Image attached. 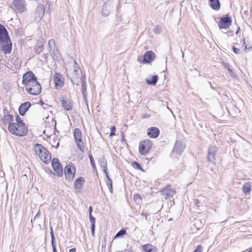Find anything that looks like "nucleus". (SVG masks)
I'll list each match as a JSON object with an SVG mask.
<instances>
[{"instance_id":"f257e3e1","label":"nucleus","mask_w":252,"mask_h":252,"mask_svg":"<svg viewBox=\"0 0 252 252\" xmlns=\"http://www.w3.org/2000/svg\"><path fill=\"white\" fill-rule=\"evenodd\" d=\"M34 150L37 156L44 162L48 163L51 159V155L49 151L41 144H36Z\"/></svg>"},{"instance_id":"f03ea898","label":"nucleus","mask_w":252,"mask_h":252,"mask_svg":"<svg viewBox=\"0 0 252 252\" xmlns=\"http://www.w3.org/2000/svg\"><path fill=\"white\" fill-rule=\"evenodd\" d=\"M8 130L11 133L19 136H25L28 133V128L26 126H21L15 123H10Z\"/></svg>"},{"instance_id":"7ed1b4c3","label":"nucleus","mask_w":252,"mask_h":252,"mask_svg":"<svg viewBox=\"0 0 252 252\" xmlns=\"http://www.w3.org/2000/svg\"><path fill=\"white\" fill-rule=\"evenodd\" d=\"M36 81V77L33 72L31 71L25 73L22 78V83L26 87L30 86L31 84H32Z\"/></svg>"},{"instance_id":"20e7f679","label":"nucleus","mask_w":252,"mask_h":252,"mask_svg":"<svg viewBox=\"0 0 252 252\" xmlns=\"http://www.w3.org/2000/svg\"><path fill=\"white\" fill-rule=\"evenodd\" d=\"M152 143L150 140H146L139 143V152L142 155H145L150 151Z\"/></svg>"},{"instance_id":"39448f33","label":"nucleus","mask_w":252,"mask_h":252,"mask_svg":"<svg viewBox=\"0 0 252 252\" xmlns=\"http://www.w3.org/2000/svg\"><path fill=\"white\" fill-rule=\"evenodd\" d=\"M41 88L40 84L36 81L31 84L30 86L26 87V90L29 94L35 95L40 93Z\"/></svg>"},{"instance_id":"423d86ee","label":"nucleus","mask_w":252,"mask_h":252,"mask_svg":"<svg viewBox=\"0 0 252 252\" xmlns=\"http://www.w3.org/2000/svg\"><path fill=\"white\" fill-rule=\"evenodd\" d=\"M74 139L77 143V147L80 151L84 152V144L82 141V133L79 128H75L74 130L73 133Z\"/></svg>"},{"instance_id":"0eeeda50","label":"nucleus","mask_w":252,"mask_h":252,"mask_svg":"<svg viewBox=\"0 0 252 252\" xmlns=\"http://www.w3.org/2000/svg\"><path fill=\"white\" fill-rule=\"evenodd\" d=\"M13 5L14 10L19 13H22L27 10L24 0H13Z\"/></svg>"},{"instance_id":"6e6552de","label":"nucleus","mask_w":252,"mask_h":252,"mask_svg":"<svg viewBox=\"0 0 252 252\" xmlns=\"http://www.w3.org/2000/svg\"><path fill=\"white\" fill-rule=\"evenodd\" d=\"M53 81L55 84V88L60 89L64 85V78L63 76L59 73H55L53 76Z\"/></svg>"},{"instance_id":"1a4fd4ad","label":"nucleus","mask_w":252,"mask_h":252,"mask_svg":"<svg viewBox=\"0 0 252 252\" xmlns=\"http://www.w3.org/2000/svg\"><path fill=\"white\" fill-rule=\"evenodd\" d=\"M232 23L231 17L226 15L222 17L219 23V27L220 29H227L229 28Z\"/></svg>"},{"instance_id":"9d476101","label":"nucleus","mask_w":252,"mask_h":252,"mask_svg":"<svg viewBox=\"0 0 252 252\" xmlns=\"http://www.w3.org/2000/svg\"><path fill=\"white\" fill-rule=\"evenodd\" d=\"M218 151V148L216 146H211L208 151V161L215 164V155Z\"/></svg>"},{"instance_id":"9b49d317","label":"nucleus","mask_w":252,"mask_h":252,"mask_svg":"<svg viewBox=\"0 0 252 252\" xmlns=\"http://www.w3.org/2000/svg\"><path fill=\"white\" fill-rule=\"evenodd\" d=\"M114 7L113 1L112 0H108L106 1L102 9V14L103 16L108 15L112 10Z\"/></svg>"},{"instance_id":"f8f14e48","label":"nucleus","mask_w":252,"mask_h":252,"mask_svg":"<svg viewBox=\"0 0 252 252\" xmlns=\"http://www.w3.org/2000/svg\"><path fill=\"white\" fill-rule=\"evenodd\" d=\"M52 166L54 171L57 173L59 176L63 175V167L58 159L54 158L52 161Z\"/></svg>"},{"instance_id":"ddd939ff","label":"nucleus","mask_w":252,"mask_h":252,"mask_svg":"<svg viewBox=\"0 0 252 252\" xmlns=\"http://www.w3.org/2000/svg\"><path fill=\"white\" fill-rule=\"evenodd\" d=\"M81 72V70L80 68L77 66H74L73 72L71 74V76H69V74H67V76L69 77L70 80L73 84H75L77 86L79 85L78 82H74V79H80V73Z\"/></svg>"},{"instance_id":"4468645a","label":"nucleus","mask_w":252,"mask_h":252,"mask_svg":"<svg viewBox=\"0 0 252 252\" xmlns=\"http://www.w3.org/2000/svg\"><path fill=\"white\" fill-rule=\"evenodd\" d=\"M161 194L164 196V198L167 199L170 197H172L175 193V190L171 189L170 185H167L165 188L160 190Z\"/></svg>"},{"instance_id":"2eb2a0df","label":"nucleus","mask_w":252,"mask_h":252,"mask_svg":"<svg viewBox=\"0 0 252 252\" xmlns=\"http://www.w3.org/2000/svg\"><path fill=\"white\" fill-rule=\"evenodd\" d=\"M75 168L74 167L68 165L64 168V174L66 179L68 180H72L74 177Z\"/></svg>"},{"instance_id":"dca6fc26","label":"nucleus","mask_w":252,"mask_h":252,"mask_svg":"<svg viewBox=\"0 0 252 252\" xmlns=\"http://www.w3.org/2000/svg\"><path fill=\"white\" fill-rule=\"evenodd\" d=\"M1 44V50L4 52V54H10L12 50V44L9 38L8 40H4L2 42L0 43Z\"/></svg>"},{"instance_id":"f3484780","label":"nucleus","mask_w":252,"mask_h":252,"mask_svg":"<svg viewBox=\"0 0 252 252\" xmlns=\"http://www.w3.org/2000/svg\"><path fill=\"white\" fill-rule=\"evenodd\" d=\"M185 147L186 145L182 142L176 141L174 145L172 152L180 155L184 151Z\"/></svg>"},{"instance_id":"a211bd4d","label":"nucleus","mask_w":252,"mask_h":252,"mask_svg":"<svg viewBox=\"0 0 252 252\" xmlns=\"http://www.w3.org/2000/svg\"><path fill=\"white\" fill-rule=\"evenodd\" d=\"M155 57L156 55L153 51H147L143 56V62L145 63H150L154 60Z\"/></svg>"},{"instance_id":"6ab92c4d","label":"nucleus","mask_w":252,"mask_h":252,"mask_svg":"<svg viewBox=\"0 0 252 252\" xmlns=\"http://www.w3.org/2000/svg\"><path fill=\"white\" fill-rule=\"evenodd\" d=\"M9 36L5 28L0 24V43H1L4 40H8Z\"/></svg>"},{"instance_id":"aec40b11","label":"nucleus","mask_w":252,"mask_h":252,"mask_svg":"<svg viewBox=\"0 0 252 252\" xmlns=\"http://www.w3.org/2000/svg\"><path fill=\"white\" fill-rule=\"evenodd\" d=\"M159 134V130L158 127H151L147 130L148 135L152 138H156L158 137Z\"/></svg>"},{"instance_id":"412c9836","label":"nucleus","mask_w":252,"mask_h":252,"mask_svg":"<svg viewBox=\"0 0 252 252\" xmlns=\"http://www.w3.org/2000/svg\"><path fill=\"white\" fill-rule=\"evenodd\" d=\"M31 106V102L29 101L25 102L22 104L19 108V112L20 115L24 116L26 112L29 110Z\"/></svg>"},{"instance_id":"4be33fe9","label":"nucleus","mask_w":252,"mask_h":252,"mask_svg":"<svg viewBox=\"0 0 252 252\" xmlns=\"http://www.w3.org/2000/svg\"><path fill=\"white\" fill-rule=\"evenodd\" d=\"M44 13L45 7L43 5H39L36 8L35 17L38 20H41L43 17Z\"/></svg>"},{"instance_id":"5701e85b","label":"nucleus","mask_w":252,"mask_h":252,"mask_svg":"<svg viewBox=\"0 0 252 252\" xmlns=\"http://www.w3.org/2000/svg\"><path fill=\"white\" fill-rule=\"evenodd\" d=\"M85 182V178L82 177L78 178L74 182V187L77 189H81Z\"/></svg>"},{"instance_id":"b1692460","label":"nucleus","mask_w":252,"mask_h":252,"mask_svg":"<svg viewBox=\"0 0 252 252\" xmlns=\"http://www.w3.org/2000/svg\"><path fill=\"white\" fill-rule=\"evenodd\" d=\"M209 4L211 7L215 10H219L220 8L219 0H209Z\"/></svg>"},{"instance_id":"393cba45","label":"nucleus","mask_w":252,"mask_h":252,"mask_svg":"<svg viewBox=\"0 0 252 252\" xmlns=\"http://www.w3.org/2000/svg\"><path fill=\"white\" fill-rule=\"evenodd\" d=\"M99 164L102 169L103 172L105 174L108 173L107 171V161L105 158L103 156L99 160Z\"/></svg>"},{"instance_id":"a878e982","label":"nucleus","mask_w":252,"mask_h":252,"mask_svg":"<svg viewBox=\"0 0 252 252\" xmlns=\"http://www.w3.org/2000/svg\"><path fill=\"white\" fill-rule=\"evenodd\" d=\"M252 183L250 181L246 182L242 188V191L245 194H249L251 191Z\"/></svg>"},{"instance_id":"bb28decb","label":"nucleus","mask_w":252,"mask_h":252,"mask_svg":"<svg viewBox=\"0 0 252 252\" xmlns=\"http://www.w3.org/2000/svg\"><path fill=\"white\" fill-rule=\"evenodd\" d=\"M44 47V41L43 39L39 40L35 45L34 51L37 54H40L43 51Z\"/></svg>"},{"instance_id":"cd10ccee","label":"nucleus","mask_w":252,"mask_h":252,"mask_svg":"<svg viewBox=\"0 0 252 252\" xmlns=\"http://www.w3.org/2000/svg\"><path fill=\"white\" fill-rule=\"evenodd\" d=\"M204 225V223L201 220H196L192 227V230L195 231L200 230Z\"/></svg>"},{"instance_id":"c85d7f7f","label":"nucleus","mask_w":252,"mask_h":252,"mask_svg":"<svg viewBox=\"0 0 252 252\" xmlns=\"http://www.w3.org/2000/svg\"><path fill=\"white\" fill-rule=\"evenodd\" d=\"M61 103L63 107L66 111H69L72 110V105L70 101L63 99L61 100Z\"/></svg>"},{"instance_id":"c756f323","label":"nucleus","mask_w":252,"mask_h":252,"mask_svg":"<svg viewBox=\"0 0 252 252\" xmlns=\"http://www.w3.org/2000/svg\"><path fill=\"white\" fill-rule=\"evenodd\" d=\"M142 249L145 252H156V247L149 244L143 245Z\"/></svg>"},{"instance_id":"7c9ffc66","label":"nucleus","mask_w":252,"mask_h":252,"mask_svg":"<svg viewBox=\"0 0 252 252\" xmlns=\"http://www.w3.org/2000/svg\"><path fill=\"white\" fill-rule=\"evenodd\" d=\"M105 176L106 177V180H105L106 184L107 186L110 191L111 193H113V189H112V181L110 177L108 175V173H105Z\"/></svg>"},{"instance_id":"2f4dec72","label":"nucleus","mask_w":252,"mask_h":252,"mask_svg":"<svg viewBox=\"0 0 252 252\" xmlns=\"http://www.w3.org/2000/svg\"><path fill=\"white\" fill-rule=\"evenodd\" d=\"M158 80V75L152 76L151 79H146V82L151 85H156Z\"/></svg>"},{"instance_id":"473e14b6","label":"nucleus","mask_w":252,"mask_h":252,"mask_svg":"<svg viewBox=\"0 0 252 252\" xmlns=\"http://www.w3.org/2000/svg\"><path fill=\"white\" fill-rule=\"evenodd\" d=\"M81 83V92L83 95H87V85L84 80V78L81 77L80 78Z\"/></svg>"},{"instance_id":"72a5a7b5","label":"nucleus","mask_w":252,"mask_h":252,"mask_svg":"<svg viewBox=\"0 0 252 252\" xmlns=\"http://www.w3.org/2000/svg\"><path fill=\"white\" fill-rule=\"evenodd\" d=\"M48 46L49 48V50L52 51L53 49L54 50L53 52H54V50L55 49V42L54 39H50L48 41Z\"/></svg>"},{"instance_id":"f704fd0d","label":"nucleus","mask_w":252,"mask_h":252,"mask_svg":"<svg viewBox=\"0 0 252 252\" xmlns=\"http://www.w3.org/2000/svg\"><path fill=\"white\" fill-rule=\"evenodd\" d=\"M126 234V230L124 229H122L116 234V235L115 236V238L123 237Z\"/></svg>"},{"instance_id":"c9c22d12","label":"nucleus","mask_w":252,"mask_h":252,"mask_svg":"<svg viewBox=\"0 0 252 252\" xmlns=\"http://www.w3.org/2000/svg\"><path fill=\"white\" fill-rule=\"evenodd\" d=\"M4 119L5 121V122H8L9 124L11 123V122L13 120V116L12 115L8 114L4 116Z\"/></svg>"},{"instance_id":"e433bc0d","label":"nucleus","mask_w":252,"mask_h":252,"mask_svg":"<svg viewBox=\"0 0 252 252\" xmlns=\"http://www.w3.org/2000/svg\"><path fill=\"white\" fill-rule=\"evenodd\" d=\"M16 120L17 122L16 124L21 126H26L25 124L23 123V121L18 115H17Z\"/></svg>"},{"instance_id":"4c0bfd02","label":"nucleus","mask_w":252,"mask_h":252,"mask_svg":"<svg viewBox=\"0 0 252 252\" xmlns=\"http://www.w3.org/2000/svg\"><path fill=\"white\" fill-rule=\"evenodd\" d=\"M132 165L133 167L135 169H140L141 170H142V169L140 165L136 161L133 162L132 163Z\"/></svg>"},{"instance_id":"58836bf2","label":"nucleus","mask_w":252,"mask_h":252,"mask_svg":"<svg viewBox=\"0 0 252 252\" xmlns=\"http://www.w3.org/2000/svg\"><path fill=\"white\" fill-rule=\"evenodd\" d=\"M133 200L138 203H139L141 201V196L138 194H134L133 195Z\"/></svg>"},{"instance_id":"ea45409f","label":"nucleus","mask_w":252,"mask_h":252,"mask_svg":"<svg viewBox=\"0 0 252 252\" xmlns=\"http://www.w3.org/2000/svg\"><path fill=\"white\" fill-rule=\"evenodd\" d=\"M243 45L245 47V49L246 50H248L249 51H251L252 50V46H248V45L246 44V41H245V39H244L243 40Z\"/></svg>"},{"instance_id":"a19ab883","label":"nucleus","mask_w":252,"mask_h":252,"mask_svg":"<svg viewBox=\"0 0 252 252\" xmlns=\"http://www.w3.org/2000/svg\"><path fill=\"white\" fill-rule=\"evenodd\" d=\"M89 158L90 160V162L91 164V165L94 169H95V165L94 163V160L93 159V158L92 155H89Z\"/></svg>"},{"instance_id":"79ce46f5","label":"nucleus","mask_w":252,"mask_h":252,"mask_svg":"<svg viewBox=\"0 0 252 252\" xmlns=\"http://www.w3.org/2000/svg\"><path fill=\"white\" fill-rule=\"evenodd\" d=\"M89 219L90 222L91 223V226H95V218L94 217H93L92 215H89Z\"/></svg>"},{"instance_id":"37998d69","label":"nucleus","mask_w":252,"mask_h":252,"mask_svg":"<svg viewBox=\"0 0 252 252\" xmlns=\"http://www.w3.org/2000/svg\"><path fill=\"white\" fill-rule=\"evenodd\" d=\"M115 132H116V127L115 126H113L111 128V132H110L109 136L110 137H112V136L115 135L116 134Z\"/></svg>"},{"instance_id":"c03bdc74","label":"nucleus","mask_w":252,"mask_h":252,"mask_svg":"<svg viewBox=\"0 0 252 252\" xmlns=\"http://www.w3.org/2000/svg\"><path fill=\"white\" fill-rule=\"evenodd\" d=\"M50 230H51L50 234H51V243H54V242H55V236L54 235L53 230L52 227H51Z\"/></svg>"},{"instance_id":"a18cd8bd","label":"nucleus","mask_w":252,"mask_h":252,"mask_svg":"<svg viewBox=\"0 0 252 252\" xmlns=\"http://www.w3.org/2000/svg\"><path fill=\"white\" fill-rule=\"evenodd\" d=\"M224 67L227 69L228 72L230 73V74H232V73H233V70H232V69H231L230 68V65L228 63H225Z\"/></svg>"},{"instance_id":"49530a36","label":"nucleus","mask_w":252,"mask_h":252,"mask_svg":"<svg viewBox=\"0 0 252 252\" xmlns=\"http://www.w3.org/2000/svg\"><path fill=\"white\" fill-rule=\"evenodd\" d=\"M202 252V247L200 245L197 246L196 249L193 251V252Z\"/></svg>"},{"instance_id":"de8ad7c7","label":"nucleus","mask_w":252,"mask_h":252,"mask_svg":"<svg viewBox=\"0 0 252 252\" xmlns=\"http://www.w3.org/2000/svg\"><path fill=\"white\" fill-rule=\"evenodd\" d=\"M232 49H233V51H234V52L235 53V54H238L240 53V50L239 49L235 47H233L232 48Z\"/></svg>"},{"instance_id":"09e8293b","label":"nucleus","mask_w":252,"mask_h":252,"mask_svg":"<svg viewBox=\"0 0 252 252\" xmlns=\"http://www.w3.org/2000/svg\"><path fill=\"white\" fill-rule=\"evenodd\" d=\"M87 95H83V99H84V102H85V104L86 105L87 107L88 108L89 106H88V100H87Z\"/></svg>"},{"instance_id":"8fccbe9b","label":"nucleus","mask_w":252,"mask_h":252,"mask_svg":"<svg viewBox=\"0 0 252 252\" xmlns=\"http://www.w3.org/2000/svg\"><path fill=\"white\" fill-rule=\"evenodd\" d=\"M53 252H57L55 242L51 243Z\"/></svg>"},{"instance_id":"3c124183","label":"nucleus","mask_w":252,"mask_h":252,"mask_svg":"<svg viewBox=\"0 0 252 252\" xmlns=\"http://www.w3.org/2000/svg\"><path fill=\"white\" fill-rule=\"evenodd\" d=\"M95 226H91V232L92 236H94Z\"/></svg>"},{"instance_id":"603ef678","label":"nucleus","mask_w":252,"mask_h":252,"mask_svg":"<svg viewBox=\"0 0 252 252\" xmlns=\"http://www.w3.org/2000/svg\"><path fill=\"white\" fill-rule=\"evenodd\" d=\"M92 211H93V208L92 206H90L89 208V215H92Z\"/></svg>"},{"instance_id":"864d4df0","label":"nucleus","mask_w":252,"mask_h":252,"mask_svg":"<svg viewBox=\"0 0 252 252\" xmlns=\"http://www.w3.org/2000/svg\"><path fill=\"white\" fill-rule=\"evenodd\" d=\"M195 204L196 206L200 207L199 202L198 199L195 200Z\"/></svg>"},{"instance_id":"5fc2aeb1","label":"nucleus","mask_w":252,"mask_h":252,"mask_svg":"<svg viewBox=\"0 0 252 252\" xmlns=\"http://www.w3.org/2000/svg\"><path fill=\"white\" fill-rule=\"evenodd\" d=\"M69 252H76V249L75 248L70 249Z\"/></svg>"},{"instance_id":"6e6d98bb","label":"nucleus","mask_w":252,"mask_h":252,"mask_svg":"<svg viewBox=\"0 0 252 252\" xmlns=\"http://www.w3.org/2000/svg\"><path fill=\"white\" fill-rule=\"evenodd\" d=\"M240 31V28H238L237 29V30L236 32V34H237Z\"/></svg>"},{"instance_id":"4d7b16f0","label":"nucleus","mask_w":252,"mask_h":252,"mask_svg":"<svg viewBox=\"0 0 252 252\" xmlns=\"http://www.w3.org/2000/svg\"><path fill=\"white\" fill-rule=\"evenodd\" d=\"M39 213H38L35 215V218H38V217H39Z\"/></svg>"},{"instance_id":"13d9d810","label":"nucleus","mask_w":252,"mask_h":252,"mask_svg":"<svg viewBox=\"0 0 252 252\" xmlns=\"http://www.w3.org/2000/svg\"><path fill=\"white\" fill-rule=\"evenodd\" d=\"M59 142H58L57 143V144L56 146V148H57L59 147Z\"/></svg>"},{"instance_id":"bf43d9fd","label":"nucleus","mask_w":252,"mask_h":252,"mask_svg":"<svg viewBox=\"0 0 252 252\" xmlns=\"http://www.w3.org/2000/svg\"><path fill=\"white\" fill-rule=\"evenodd\" d=\"M169 220H172V219H169Z\"/></svg>"}]
</instances>
